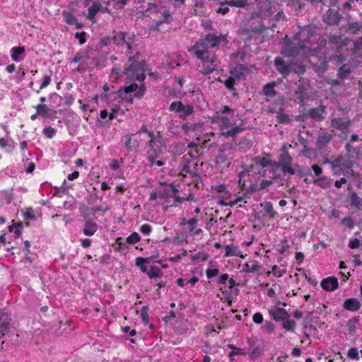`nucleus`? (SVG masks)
Segmentation results:
<instances>
[{"instance_id":"nucleus-1","label":"nucleus","mask_w":362,"mask_h":362,"mask_svg":"<svg viewBox=\"0 0 362 362\" xmlns=\"http://www.w3.org/2000/svg\"><path fill=\"white\" fill-rule=\"evenodd\" d=\"M226 42V37L224 35L218 36L210 33L202 37L194 45L188 49V52L201 61L202 65L199 67L201 73L204 75H209L214 72L216 68L217 58L216 54L209 48L219 45L221 42Z\"/></svg>"},{"instance_id":"nucleus-2","label":"nucleus","mask_w":362,"mask_h":362,"mask_svg":"<svg viewBox=\"0 0 362 362\" xmlns=\"http://www.w3.org/2000/svg\"><path fill=\"white\" fill-rule=\"evenodd\" d=\"M210 120L218 127L221 134L226 137H234L244 129L243 120L228 105L220 107Z\"/></svg>"},{"instance_id":"nucleus-3","label":"nucleus","mask_w":362,"mask_h":362,"mask_svg":"<svg viewBox=\"0 0 362 362\" xmlns=\"http://www.w3.org/2000/svg\"><path fill=\"white\" fill-rule=\"evenodd\" d=\"M138 56L131 57L129 60V65L125 69L124 74L129 80H137L142 81L146 75V63L144 61L138 62Z\"/></svg>"},{"instance_id":"nucleus-4","label":"nucleus","mask_w":362,"mask_h":362,"mask_svg":"<svg viewBox=\"0 0 362 362\" xmlns=\"http://www.w3.org/2000/svg\"><path fill=\"white\" fill-rule=\"evenodd\" d=\"M305 48L304 42H300L296 37L289 40L287 37L284 38V46L281 48V53L286 57H294L298 54L300 50Z\"/></svg>"},{"instance_id":"nucleus-5","label":"nucleus","mask_w":362,"mask_h":362,"mask_svg":"<svg viewBox=\"0 0 362 362\" xmlns=\"http://www.w3.org/2000/svg\"><path fill=\"white\" fill-rule=\"evenodd\" d=\"M332 165L334 174L346 175L351 169L353 163L347 158L339 157L332 162Z\"/></svg>"},{"instance_id":"nucleus-6","label":"nucleus","mask_w":362,"mask_h":362,"mask_svg":"<svg viewBox=\"0 0 362 362\" xmlns=\"http://www.w3.org/2000/svg\"><path fill=\"white\" fill-rule=\"evenodd\" d=\"M110 6V0H99L98 3L93 4L88 10L87 18L93 20L98 11L112 13Z\"/></svg>"},{"instance_id":"nucleus-7","label":"nucleus","mask_w":362,"mask_h":362,"mask_svg":"<svg viewBox=\"0 0 362 362\" xmlns=\"http://www.w3.org/2000/svg\"><path fill=\"white\" fill-rule=\"evenodd\" d=\"M137 89L138 85L136 83H131L124 88L119 90V94L122 100L132 103V98L131 95H129V93L135 92L134 95L136 98H141L144 93L145 88L144 87H140L138 90Z\"/></svg>"},{"instance_id":"nucleus-8","label":"nucleus","mask_w":362,"mask_h":362,"mask_svg":"<svg viewBox=\"0 0 362 362\" xmlns=\"http://www.w3.org/2000/svg\"><path fill=\"white\" fill-rule=\"evenodd\" d=\"M247 69H245L243 65L239 64L237 65L233 70L230 71V76L224 81L225 86L230 90H233L234 83L236 81H240L243 78L245 73L247 72Z\"/></svg>"},{"instance_id":"nucleus-9","label":"nucleus","mask_w":362,"mask_h":362,"mask_svg":"<svg viewBox=\"0 0 362 362\" xmlns=\"http://www.w3.org/2000/svg\"><path fill=\"white\" fill-rule=\"evenodd\" d=\"M148 144L152 151V155L157 156L162 152L163 146V139L160 134L154 136L153 133H148Z\"/></svg>"},{"instance_id":"nucleus-10","label":"nucleus","mask_w":362,"mask_h":362,"mask_svg":"<svg viewBox=\"0 0 362 362\" xmlns=\"http://www.w3.org/2000/svg\"><path fill=\"white\" fill-rule=\"evenodd\" d=\"M170 110L179 113L180 117L185 119L193 112V107L189 105H185L181 102H173L170 105Z\"/></svg>"},{"instance_id":"nucleus-11","label":"nucleus","mask_w":362,"mask_h":362,"mask_svg":"<svg viewBox=\"0 0 362 362\" xmlns=\"http://www.w3.org/2000/svg\"><path fill=\"white\" fill-rule=\"evenodd\" d=\"M11 329V317L4 309L0 310V339L4 337Z\"/></svg>"},{"instance_id":"nucleus-12","label":"nucleus","mask_w":362,"mask_h":362,"mask_svg":"<svg viewBox=\"0 0 362 362\" xmlns=\"http://www.w3.org/2000/svg\"><path fill=\"white\" fill-rule=\"evenodd\" d=\"M269 315L276 322L284 321L290 318V315L284 308H276L269 311Z\"/></svg>"},{"instance_id":"nucleus-13","label":"nucleus","mask_w":362,"mask_h":362,"mask_svg":"<svg viewBox=\"0 0 362 362\" xmlns=\"http://www.w3.org/2000/svg\"><path fill=\"white\" fill-rule=\"evenodd\" d=\"M320 285L324 290L327 291H333L338 288L339 282L337 278L330 276L323 279Z\"/></svg>"},{"instance_id":"nucleus-14","label":"nucleus","mask_w":362,"mask_h":362,"mask_svg":"<svg viewBox=\"0 0 362 362\" xmlns=\"http://www.w3.org/2000/svg\"><path fill=\"white\" fill-rule=\"evenodd\" d=\"M274 64L276 69L284 76H287L291 71V64H286L281 58H276Z\"/></svg>"},{"instance_id":"nucleus-15","label":"nucleus","mask_w":362,"mask_h":362,"mask_svg":"<svg viewBox=\"0 0 362 362\" xmlns=\"http://www.w3.org/2000/svg\"><path fill=\"white\" fill-rule=\"evenodd\" d=\"M25 49L24 47H14L11 49V57L16 62H21L24 59Z\"/></svg>"},{"instance_id":"nucleus-16","label":"nucleus","mask_w":362,"mask_h":362,"mask_svg":"<svg viewBox=\"0 0 362 362\" xmlns=\"http://www.w3.org/2000/svg\"><path fill=\"white\" fill-rule=\"evenodd\" d=\"M343 307L347 310L354 312V311H357L360 309L361 303L359 302V300L358 299H356L355 298H351L346 299L344 301V303L343 304Z\"/></svg>"},{"instance_id":"nucleus-17","label":"nucleus","mask_w":362,"mask_h":362,"mask_svg":"<svg viewBox=\"0 0 362 362\" xmlns=\"http://www.w3.org/2000/svg\"><path fill=\"white\" fill-rule=\"evenodd\" d=\"M0 146L7 153H11L15 148V143L8 137L1 138Z\"/></svg>"},{"instance_id":"nucleus-18","label":"nucleus","mask_w":362,"mask_h":362,"mask_svg":"<svg viewBox=\"0 0 362 362\" xmlns=\"http://www.w3.org/2000/svg\"><path fill=\"white\" fill-rule=\"evenodd\" d=\"M113 40L118 45H127V47L129 49L132 47L129 38H128V40L126 39V34L124 32H118L115 33V35L113 36Z\"/></svg>"},{"instance_id":"nucleus-19","label":"nucleus","mask_w":362,"mask_h":362,"mask_svg":"<svg viewBox=\"0 0 362 362\" xmlns=\"http://www.w3.org/2000/svg\"><path fill=\"white\" fill-rule=\"evenodd\" d=\"M37 114L44 117H51L54 112L50 110L46 105H37L35 107Z\"/></svg>"},{"instance_id":"nucleus-20","label":"nucleus","mask_w":362,"mask_h":362,"mask_svg":"<svg viewBox=\"0 0 362 362\" xmlns=\"http://www.w3.org/2000/svg\"><path fill=\"white\" fill-rule=\"evenodd\" d=\"M349 124V120L344 118H334L332 120V126L341 130L346 129Z\"/></svg>"},{"instance_id":"nucleus-21","label":"nucleus","mask_w":362,"mask_h":362,"mask_svg":"<svg viewBox=\"0 0 362 362\" xmlns=\"http://www.w3.org/2000/svg\"><path fill=\"white\" fill-rule=\"evenodd\" d=\"M97 230V225L95 222L87 221L83 228V233L86 235H93Z\"/></svg>"},{"instance_id":"nucleus-22","label":"nucleus","mask_w":362,"mask_h":362,"mask_svg":"<svg viewBox=\"0 0 362 362\" xmlns=\"http://www.w3.org/2000/svg\"><path fill=\"white\" fill-rule=\"evenodd\" d=\"M309 86L308 84H303L302 87H298V90H296V93L299 95L298 98L303 101L304 98H307L309 95L308 90Z\"/></svg>"},{"instance_id":"nucleus-23","label":"nucleus","mask_w":362,"mask_h":362,"mask_svg":"<svg viewBox=\"0 0 362 362\" xmlns=\"http://www.w3.org/2000/svg\"><path fill=\"white\" fill-rule=\"evenodd\" d=\"M147 275L150 279H153L162 276L163 275V272L159 267L151 266L149 272L148 273H147Z\"/></svg>"},{"instance_id":"nucleus-24","label":"nucleus","mask_w":362,"mask_h":362,"mask_svg":"<svg viewBox=\"0 0 362 362\" xmlns=\"http://www.w3.org/2000/svg\"><path fill=\"white\" fill-rule=\"evenodd\" d=\"M324 112V107L314 108L309 111V115L315 119H322L323 118L322 114Z\"/></svg>"},{"instance_id":"nucleus-25","label":"nucleus","mask_w":362,"mask_h":362,"mask_svg":"<svg viewBox=\"0 0 362 362\" xmlns=\"http://www.w3.org/2000/svg\"><path fill=\"white\" fill-rule=\"evenodd\" d=\"M292 161V157L288 154V152H285L280 156L278 163L276 165L278 166L284 164H291Z\"/></svg>"},{"instance_id":"nucleus-26","label":"nucleus","mask_w":362,"mask_h":362,"mask_svg":"<svg viewBox=\"0 0 362 362\" xmlns=\"http://www.w3.org/2000/svg\"><path fill=\"white\" fill-rule=\"evenodd\" d=\"M129 1V0H110V4L112 6L111 9L122 10Z\"/></svg>"},{"instance_id":"nucleus-27","label":"nucleus","mask_w":362,"mask_h":362,"mask_svg":"<svg viewBox=\"0 0 362 362\" xmlns=\"http://www.w3.org/2000/svg\"><path fill=\"white\" fill-rule=\"evenodd\" d=\"M296 323L294 320H291L290 318L288 320H286L283 321L282 327L286 330L289 332H294L295 327H296Z\"/></svg>"},{"instance_id":"nucleus-28","label":"nucleus","mask_w":362,"mask_h":362,"mask_svg":"<svg viewBox=\"0 0 362 362\" xmlns=\"http://www.w3.org/2000/svg\"><path fill=\"white\" fill-rule=\"evenodd\" d=\"M208 257H209V255H207L206 253H205L203 251H199L196 255H193L190 256L191 259L192 261H195L197 262L205 261L208 258Z\"/></svg>"},{"instance_id":"nucleus-29","label":"nucleus","mask_w":362,"mask_h":362,"mask_svg":"<svg viewBox=\"0 0 362 362\" xmlns=\"http://www.w3.org/2000/svg\"><path fill=\"white\" fill-rule=\"evenodd\" d=\"M331 181L326 177H322L314 180V184L322 187H326L330 185Z\"/></svg>"},{"instance_id":"nucleus-30","label":"nucleus","mask_w":362,"mask_h":362,"mask_svg":"<svg viewBox=\"0 0 362 362\" xmlns=\"http://www.w3.org/2000/svg\"><path fill=\"white\" fill-rule=\"evenodd\" d=\"M156 257L155 256H151L149 257H139L136 259V264H139L141 261L144 262L146 264H150L153 262H158L160 263V260H155Z\"/></svg>"},{"instance_id":"nucleus-31","label":"nucleus","mask_w":362,"mask_h":362,"mask_svg":"<svg viewBox=\"0 0 362 362\" xmlns=\"http://www.w3.org/2000/svg\"><path fill=\"white\" fill-rule=\"evenodd\" d=\"M22 226L23 225L21 223H14L13 221V224L8 226V230L11 233L13 232L16 235H19Z\"/></svg>"},{"instance_id":"nucleus-32","label":"nucleus","mask_w":362,"mask_h":362,"mask_svg":"<svg viewBox=\"0 0 362 362\" xmlns=\"http://www.w3.org/2000/svg\"><path fill=\"white\" fill-rule=\"evenodd\" d=\"M63 16L64 17L65 21L70 25H74L76 23V17L71 13L67 11H64L62 13Z\"/></svg>"},{"instance_id":"nucleus-33","label":"nucleus","mask_w":362,"mask_h":362,"mask_svg":"<svg viewBox=\"0 0 362 362\" xmlns=\"http://www.w3.org/2000/svg\"><path fill=\"white\" fill-rule=\"evenodd\" d=\"M230 6L242 8L247 5V0H228Z\"/></svg>"},{"instance_id":"nucleus-34","label":"nucleus","mask_w":362,"mask_h":362,"mask_svg":"<svg viewBox=\"0 0 362 362\" xmlns=\"http://www.w3.org/2000/svg\"><path fill=\"white\" fill-rule=\"evenodd\" d=\"M227 155L223 151H219L218 154L216 156L215 161L216 164H223L227 160Z\"/></svg>"},{"instance_id":"nucleus-35","label":"nucleus","mask_w":362,"mask_h":362,"mask_svg":"<svg viewBox=\"0 0 362 362\" xmlns=\"http://www.w3.org/2000/svg\"><path fill=\"white\" fill-rule=\"evenodd\" d=\"M291 71H293L298 75L303 74L305 73V67L302 64H291Z\"/></svg>"},{"instance_id":"nucleus-36","label":"nucleus","mask_w":362,"mask_h":362,"mask_svg":"<svg viewBox=\"0 0 362 362\" xmlns=\"http://www.w3.org/2000/svg\"><path fill=\"white\" fill-rule=\"evenodd\" d=\"M259 265L257 263L253 264L252 265H250L248 264H245L243 266V270L246 272H255L259 269Z\"/></svg>"},{"instance_id":"nucleus-37","label":"nucleus","mask_w":362,"mask_h":362,"mask_svg":"<svg viewBox=\"0 0 362 362\" xmlns=\"http://www.w3.org/2000/svg\"><path fill=\"white\" fill-rule=\"evenodd\" d=\"M148 306H144L141 310V317L142 321L147 324L149 322V316L148 314Z\"/></svg>"},{"instance_id":"nucleus-38","label":"nucleus","mask_w":362,"mask_h":362,"mask_svg":"<svg viewBox=\"0 0 362 362\" xmlns=\"http://www.w3.org/2000/svg\"><path fill=\"white\" fill-rule=\"evenodd\" d=\"M351 204L358 209L362 206L360 198L355 194H353L351 197Z\"/></svg>"},{"instance_id":"nucleus-39","label":"nucleus","mask_w":362,"mask_h":362,"mask_svg":"<svg viewBox=\"0 0 362 362\" xmlns=\"http://www.w3.org/2000/svg\"><path fill=\"white\" fill-rule=\"evenodd\" d=\"M263 91L267 96H273L276 93L274 86L271 84L266 85L264 87Z\"/></svg>"},{"instance_id":"nucleus-40","label":"nucleus","mask_w":362,"mask_h":362,"mask_svg":"<svg viewBox=\"0 0 362 362\" xmlns=\"http://www.w3.org/2000/svg\"><path fill=\"white\" fill-rule=\"evenodd\" d=\"M279 166L281 167V170L284 173H288L291 175H294L296 173V170L292 168L291 164H284Z\"/></svg>"},{"instance_id":"nucleus-41","label":"nucleus","mask_w":362,"mask_h":362,"mask_svg":"<svg viewBox=\"0 0 362 362\" xmlns=\"http://www.w3.org/2000/svg\"><path fill=\"white\" fill-rule=\"evenodd\" d=\"M348 356L356 361L359 360L358 351L356 347H352L348 351Z\"/></svg>"},{"instance_id":"nucleus-42","label":"nucleus","mask_w":362,"mask_h":362,"mask_svg":"<svg viewBox=\"0 0 362 362\" xmlns=\"http://www.w3.org/2000/svg\"><path fill=\"white\" fill-rule=\"evenodd\" d=\"M140 240V236L137 233H132L127 238V242L129 244H134Z\"/></svg>"},{"instance_id":"nucleus-43","label":"nucleus","mask_w":362,"mask_h":362,"mask_svg":"<svg viewBox=\"0 0 362 362\" xmlns=\"http://www.w3.org/2000/svg\"><path fill=\"white\" fill-rule=\"evenodd\" d=\"M255 163L257 165L264 168L269 165V161L265 158H256L255 159Z\"/></svg>"},{"instance_id":"nucleus-44","label":"nucleus","mask_w":362,"mask_h":362,"mask_svg":"<svg viewBox=\"0 0 362 362\" xmlns=\"http://www.w3.org/2000/svg\"><path fill=\"white\" fill-rule=\"evenodd\" d=\"M182 223L188 225L189 230L190 233V232H193V230L196 228L197 220L196 218H192L189 221H187L186 222L185 221H183Z\"/></svg>"},{"instance_id":"nucleus-45","label":"nucleus","mask_w":362,"mask_h":362,"mask_svg":"<svg viewBox=\"0 0 362 362\" xmlns=\"http://www.w3.org/2000/svg\"><path fill=\"white\" fill-rule=\"evenodd\" d=\"M330 139L331 136L329 134H324L319 136L317 142L320 145H324L328 143Z\"/></svg>"},{"instance_id":"nucleus-46","label":"nucleus","mask_w":362,"mask_h":362,"mask_svg":"<svg viewBox=\"0 0 362 362\" xmlns=\"http://www.w3.org/2000/svg\"><path fill=\"white\" fill-rule=\"evenodd\" d=\"M23 215L26 220H35L36 218L33 209L30 208L27 209Z\"/></svg>"},{"instance_id":"nucleus-47","label":"nucleus","mask_w":362,"mask_h":362,"mask_svg":"<svg viewBox=\"0 0 362 362\" xmlns=\"http://www.w3.org/2000/svg\"><path fill=\"white\" fill-rule=\"evenodd\" d=\"M148 133H151L148 132L146 127V126H142L141 129L136 133L134 134L133 136L136 138H140L142 134H145L148 137Z\"/></svg>"},{"instance_id":"nucleus-48","label":"nucleus","mask_w":362,"mask_h":362,"mask_svg":"<svg viewBox=\"0 0 362 362\" xmlns=\"http://www.w3.org/2000/svg\"><path fill=\"white\" fill-rule=\"evenodd\" d=\"M228 1L226 4H222L220 7L216 10L217 13H221L222 14H226L229 11Z\"/></svg>"},{"instance_id":"nucleus-49","label":"nucleus","mask_w":362,"mask_h":362,"mask_svg":"<svg viewBox=\"0 0 362 362\" xmlns=\"http://www.w3.org/2000/svg\"><path fill=\"white\" fill-rule=\"evenodd\" d=\"M242 200V197H239L236 199H235L233 201H230V202H225L223 200H221L220 201V204L221 205H223V206H234L235 204H238L239 202H240Z\"/></svg>"},{"instance_id":"nucleus-50","label":"nucleus","mask_w":362,"mask_h":362,"mask_svg":"<svg viewBox=\"0 0 362 362\" xmlns=\"http://www.w3.org/2000/svg\"><path fill=\"white\" fill-rule=\"evenodd\" d=\"M139 230L141 233H142L144 235H148L151 232L152 228L150 225L146 223V224H143L140 227Z\"/></svg>"},{"instance_id":"nucleus-51","label":"nucleus","mask_w":362,"mask_h":362,"mask_svg":"<svg viewBox=\"0 0 362 362\" xmlns=\"http://www.w3.org/2000/svg\"><path fill=\"white\" fill-rule=\"evenodd\" d=\"M51 82V77L50 76L45 75L42 78V82L40 86V89L42 90L45 88H46Z\"/></svg>"},{"instance_id":"nucleus-52","label":"nucleus","mask_w":362,"mask_h":362,"mask_svg":"<svg viewBox=\"0 0 362 362\" xmlns=\"http://www.w3.org/2000/svg\"><path fill=\"white\" fill-rule=\"evenodd\" d=\"M219 271L218 269H208L206 272L208 279H211L218 275Z\"/></svg>"},{"instance_id":"nucleus-53","label":"nucleus","mask_w":362,"mask_h":362,"mask_svg":"<svg viewBox=\"0 0 362 362\" xmlns=\"http://www.w3.org/2000/svg\"><path fill=\"white\" fill-rule=\"evenodd\" d=\"M43 133L47 138H52L55 133V130L50 127H46L43 129Z\"/></svg>"},{"instance_id":"nucleus-54","label":"nucleus","mask_w":362,"mask_h":362,"mask_svg":"<svg viewBox=\"0 0 362 362\" xmlns=\"http://www.w3.org/2000/svg\"><path fill=\"white\" fill-rule=\"evenodd\" d=\"M274 325L269 321H265V323L263 326V329L268 332H272L274 329Z\"/></svg>"},{"instance_id":"nucleus-55","label":"nucleus","mask_w":362,"mask_h":362,"mask_svg":"<svg viewBox=\"0 0 362 362\" xmlns=\"http://www.w3.org/2000/svg\"><path fill=\"white\" fill-rule=\"evenodd\" d=\"M347 327H348V330L350 333H355L356 331L355 321L354 320H349L347 322Z\"/></svg>"},{"instance_id":"nucleus-56","label":"nucleus","mask_w":362,"mask_h":362,"mask_svg":"<svg viewBox=\"0 0 362 362\" xmlns=\"http://www.w3.org/2000/svg\"><path fill=\"white\" fill-rule=\"evenodd\" d=\"M233 255L240 256L241 257H243V255L241 254L240 250H226V254H225L226 257L233 256Z\"/></svg>"},{"instance_id":"nucleus-57","label":"nucleus","mask_w":362,"mask_h":362,"mask_svg":"<svg viewBox=\"0 0 362 362\" xmlns=\"http://www.w3.org/2000/svg\"><path fill=\"white\" fill-rule=\"evenodd\" d=\"M341 223L349 228H352L354 227V222L350 217L344 218Z\"/></svg>"},{"instance_id":"nucleus-58","label":"nucleus","mask_w":362,"mask_h":362,"mask_svg":"<svg viewBox=\"0 0 362 362\" xmlns=\"http://www.w3.org/2000/svg\"><path fill=\"white\" fill-rule=\"evenodd\" d=\"M253 321L257 324H261L263 322V316L259 313H256L252 317Z\"/></svg>"},{"instance_id":"nucleus-59","label":"nucleus","mask_w":362,"mask_h":362,"mask_svg":"<svg viewBox=\"0 0 362 362\" xmlns=\"http://www.w3.org/2000/svg\"><path fill=\"white\" fill-rule=\"evenodd\" d=\"M76 38L78 39L79 43L81 45H83L86 42V35L84 32L81 33H76Z\"/></svg>"},{"instance_id":"nucleus-60","label":"nucleus","mask_w":362,"mask_h":362,"mask_svg":"<svg viewBox=\"0 0 362 362\" xmlns=\"http://www.w3.org/2000/svg\"><path fill=\"white\" fill-rule=\"evenodd\" d=\"M247 174V171H241L239 173V185L242 186V187H244L245 183V180H243V178L246 176V175Z\"/></svg>"},{"instance_id":"nucleus-61","label":"nucleus","mask_w":362,"mask_h":362,"mask_svg":"<svg viewBox=\"0 0 362 362\" xmlns=\"http://www.w3.org/2000/svg\"><path fill=\"white\" fill-rule=\"evenodd\" d=\"M236 354H244V352H243V349L236 347V349H235V350H233L229 353L228 356H229L230 359L231 361H233V356Z\"/></svg>"},{"instance_id":"nucleus-62","label":"nucleus","mask_w":362,"mask_h":362,"mask_svg":"<svg viewBox=\"0 0 362 362\" xmlns=\"http://www.w3.org/2000/svg\"><path fill=\"white\" fill-rule=\"evenodd\" d=\"M349 246L351 249H357L360 247V241L358 239L355 238L354 240H352L349 242Z\"/></svg>"},{"instance_id":"nucleus-63","label":"nucleus","mask_w":362,"mask_h":362,"mask_svg":"<svg viewBox=\"0 0 362 362\" xmlns=\"http://www.w3.org/2000/svg\"><path fill=\"white\" fill-rule=\"evenodd\" d=\"M120 72L121 71L119 69L114 68L112 69L110 77L114 80H117V78H118L119 76H120Z\"/></svg>"},{"instance_id":"nucleus-64","label":"nucleus","mask_w":362,"mask_h":362,"mask_svg":"<svg viewBox=\"0 0 362 362\" xmlns=\"http://www.w3.org/2000/svg\"><path fill=\"white\" fill-rule=\"evenodd\" d=\"M278 119L279 121L281 123H286L290 120L289 117L284 113L279 114Z\"/></svg>"}]
</instances>
